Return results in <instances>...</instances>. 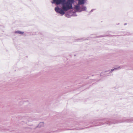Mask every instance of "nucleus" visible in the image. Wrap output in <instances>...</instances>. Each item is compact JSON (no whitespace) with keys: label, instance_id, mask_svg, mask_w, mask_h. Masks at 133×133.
<instances>
[{"label":"nucleus","instance_id":"obj_7","mask_svg":"<svg viewBox=\"0 0 133 133\" xmlns=\"http://www.w3.org/2000/svg\"><path fill=\"white\" fill-rule=\"evenodd\" d=\"M118 69V68H115L114 69H111V71H110V72H112L114 70H116Z\"/></svg>","mask_w":133,"mask_h":133},{"label":"nucleus","instance_id":"obj_5","mask_svg":"<svg viewBox=\"0 0 133 133\" xmlns=\"http://www.w3.org/2000/svg\"><path fill=\"white\" fill-rule=\"evenodd\" d=\"M15 33L17 34H18L20 35H23L24 33V32L21 31H20L17 30L16 31Z\"/></svg>","mask_w":133,"mask_h":133},{"label":"nucleus","instance_id":"obj_8","mask_svg":"<svg viewBox=\"0 0 133 133\" xmlns=\"http://www.w3.org/2000/svg\"><path fill=\"white\" fill-rule=\"evenodd\" d=\"M124 25H126V24H124Z\"/></svg>","mask_w":133,"mask_h":133},{"label":"nucleus","instance_id":"obj_3","mask_svg":"<svg viewBox=\"0 0 133 133\" xmlns=\"http://www.w3.org/2000/svg\"><path fill=\"white\" fill-rule=\"evenodd\" d=\"M55 10L56 12L58 13L61 14L62 15H64L65 13L64 11H67L64 10L62 8H60L58 6H57L55 8Z\"/></svg>","mask_w":133,"mask_h":133},{"label":"nucleus","instance_id":"obj_1","mask_svg":"<svg viewBox=\"0 0 133 133\" xmlns=\"http://www.w3.org/2000/svg\"><path fill=\"white\" fill-rule=\"evenodd\" d=\"M51 2L52 4L55 3L57 4H61L62 5V8L65 11H68L72 9L73 8L72 4L75 2L74 0H53Z\"/></svg>","mask_w":133,"mask_h":133},{"label":"nucleus","instance_id":"obj_6","mask_svg":"<svg viewBox=\"0 0 133 133\" xmlns=\"http://www.w3.org/2000/svg\"><path fill=\"white\" fill-rule=\"evenodd\" d=\"M44 125V123L43 122H40L38 125V127L39 128H41L43 127Z\"/></svg>","mask_w":133,"mask_h":133},{"label":"nucleus","instance_id":"obj_4","mask_svg":"<svg viewBox=\"0 0 133 133\" xmlns=\"http://www.w3.org/2000/svg\"><path fill=\"white\" fill-rule=\"evenodd\" d=\"M85 0H78V3L77 5L84 4L85 3Z\"/></svg>","mask_w":133,"mask_h":133},{"label":"nucleus","instance_id":"obj_2","mask_svg":"<svg viewBox=\"0 0 133 133\" xmlns=\"http://www.w3.org/2000/svg\"><path fill=\"white\" fill-rule=\"evenodd\" d=\"M75 8L76 9V12H81L82 11H85L86 10V7L83 5L81 6L77 5L75 6Z\"/></svg>","mask_w":133,"mask_h":133}]
</instances>
